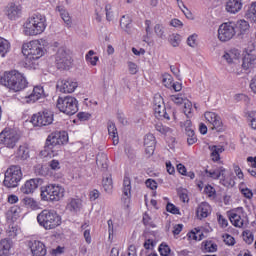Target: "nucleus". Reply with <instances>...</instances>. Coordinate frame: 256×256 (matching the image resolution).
I'll return each mask as SVG.
<instances>
[{
  "label": "nucleus",
  "instance_id": "36",
  "mask_svg": "<svg viewBox=\"0 0 256 256\" xmlns=\"http://www.w3.org/2000/svg\"><path fill=\"white\" fill-rule=\"evenodd\" d=\"M220 185H223L224 187H235V180H233L231 174L227 175L223 172V175L220 176Z\"/></svg>",
  "mask_w": 256,
  "mask_h": 256
},
{
  "label": "nucleus",
  "instance_id": "49",
  "mask_svg": "<svg viewBox=\"0 0 256 256\" xmlns=\"http://www.w3.org/2000/svg\"><path fill=\"white\" fill-rule=\"evenodd\" d=\"M168 41L172 47H179V43H181V36L179 34H172L169 36Z\"/></svg>",
  "mask_w": 256,
  "mask_h": 256
},
{
  "label": "nucleus",
  "instance_id": "35",
  "mask_svg": "<svg viewBox=\"0 0 256 256\" xmlns=\"http://www.w3.org/2000/svg\"><path fill=\"white\" fill-rule=\"evenodd\" d=\"M209 150L211 151L212 161H219V159H221V153L225 151L223 146H217V145L209 146Z\"/></svg>",
  "mask_w": 256,
  "mask_h": 256
},
{
  "label": "nucleus",
  "instance_id": "13",
  "mask_svg": "<svg viewBox=\"0 0 256 256\" xmlns=\"http://www.w3.org/2000/svg\"><path fill=\"white\" fill-rule=\"evenodd\" d=\"M34 127H44L53 123V112L46 110L34 114L31 118Z\"/></svg>",
  "mask_w": 256,
  "mask_h": 256
},
{
  "label": "nucleus",
  "instance_id": "3",
  "mask_svg": "<svg viewBox=\"0 0 256 256\" xmlns=\"http://www.w3.org/2000/svg\"><path fill=\"white\" fill-rule=\"evenodd\" d=\"M0 85L7 87L10 91H23L25 87H27V79L25 76L17 71L12 70L10 72L4 73V75L0 78Z\"/></svg>",
  "mask_w": 256,
  "mask_h": 256
},
{
  "label": "nucleus",
  "instance_id": "27",
  "mask_svg": "<svg viewBox=\"0 0 256 256\" xmlns=\"http://www.w3.org/2000/svg\"><path fill=\"white\" fill-rule=\"evenodd\" d=\"M227 170L225 167L220 166L216 168H212L210 170H205L206 177H209L210 179L219 180L221 179V175L225 173Z\"/></svg>",
  "mask_w": 256,
  "mask_h": 256
},
{
  "label": "nucleus",
  "instance_id": "58",
  "mask_svg": "<svg viewBox=\"0 0 256 256\" xmlns=\"http://www.w3.org/2000/svg\"><path fill=\"white\" fill-rule=\"evenodd\" d=\"M171 101H173V103H175L176 105H181L182 103H185V99H183V97L179 94L177 95H172L170 97Z\"/></svg>",
  "mask_w": 256,
  "mask_h": 256
},
{
  "label": "nucleus",
  "instance_id": "22",
  "mask_svg": "<svg viewBox=\"0 0 256 256\" xmlns=\"http://www.w3.org/2000/svg\"><path fill=\"white\" fill-rule=\"evenodd\" d=\"M144 147L148 157H151L155 153V136L153 134H147L144 137Z\"/></svg>",
  "mask_w": 256,
  "mask_h": 256
},
{
  "label": "nucleus",
  "instance_id": "7",
  "mask_svg": "<svg viewBox=\"0 0 256 256\" xmlns=\"http://www.w3.org/2000/svg\"><path fill=\"white\" fill-rule=\"evenodd\" d=\"M21 179H23L21 167L16 165L10 166L5 172L3 181L4 187L15 189V187L19 186Z\"/></svg>",
  "mask_w": 256,
  "mask_h": 256
},
{
  "label": "nucleus",
  "instance_id": "64",
  "mask_svg": "<svg viewBox=\"0 0 256 256\" xmlns=\"http://www.w3.org/2000/svg\"><path fill=\"white\" fill-rule=\"evenodd\" d=\"M248 121L250 122L252 129H256V119L253 117V113L248 114Z\"/></svg>",
  "mask_w": 256,
  "mask_h": 256
},
{
  "label": "nucleus",
  "instance_id": "18",
  "mask_svg": "<svg viewBox=\"0 0 256 256\" xmlns=\"http://www.w3.org/2000/svg\"><path fill=\"white\" fill-rule=\"evenodd\" d=\"M43 184V180L41 178H33L27 180L20 188L21 193L23 195H31L35 193V190L39 188V185Z\"/></svg>",
  "mask_w": 256,
  "mask_h": 256
},
{
  "label": "nucleus",
  "instance_id": "32",
  "mask_svg": "<svg viewBox=\"0 0 256 256\" xmlns=\"http://www.w3.org/2000/svg\"><path fill=\"white\" fill-rule=\"evenodd\" d=\"M239 57H241V52L238 49H232L223 55V59H225L227 63H235V61H238Z\"/></svg>",
  "mask_w": 256,
  "mask_h": 256
},
{
  "label": "nucleus",
  "instance_id": "44",
  "mask_svg": "<svg viewBox=\"0 0 256 256\" xmlns=\"http://www.w3.org/2000/svg\"><path fill=\"white\" fill-rule=\"evenodd\" d=\"M19 233H21V229H19L17 225H10L7 229V235L11 237V239H15Z\"/></svg>",
  "mask_w": 256,
  "mask_h": 256
},
{
  "label": "nucleus",
  "instance_id": "57",
  "mask_svg": "<svg viewBox=\"0 0 256 256\" xmlns=\"http://www.w3.org/2000/svg\"><path fill=\"white\" fill-rule=\"evenodd\" d=\"M223 239H224V243L226 244V245H228V246H233V245H235V238L233 237V236H231V235H229V234H225L224 236H223Z\"/></svg>",
  "mask_w": 256,
  "mask_h": 256
},
{
  "label": "nucleus",
  "instance_id": "37",
  "mask_svg": "<svg viewBox=\"0 0 256 256\" xmlns=\"http://www.w3.org/2000/svg\"><path fill=\"white\" fill-rule=\"evenodd\" d=\"M102 187L106 193H111V191H113V179L111 178V175L103 177Z\"/></svg>",
  "mask_w": 256,
  "mask_h": 256
},
{
  "label": "nucleus",
  "instance_id": "59",
  "mask_svg": "<svg viewBox=\"0 0 256 256\" xmlns=\"http://www.w3.org/2000/svg\"><path fill=\"white\" fill-rule=\"evenodd\" d=\"M146 187H148V189H151L152 191H155V189H157V182L153 179H147L145 182Z\"/></svg>",
  "mask_w": 256,
  "mask_h": 256
},
{
  "label": "nucleus",
  "instance_id": "52",
  "mask_svg": "<svg viewBox=\"0 0 256 256\" xmlns=\"http://www.w3.org/2000/svg\"><path fill=\"white\" fill-rule=\"evenodd\" d=\"M243 237V241H245V243H247V245H251L254 241V235L253 232L246 230L243 232L242 234Z\"/></svg>",
  "mask_w": 256,
  "mask_h": 256
},
{
  "label": "nucleus",
  "instance_id": "16",
  "mask_svg": "<svg viewBox=\"0 0 256 256\" xmlns=\"http://www.w3.org/2000/svg\"><path fill=\"white\" fill-rule=\"evenodd\" d=\"M255 65H256L255 46H252L251 48L248 47L244 51L242 69H244V71H248V69H253Z\"/></svg>",
  "mask_w": 256,
  "mask_h": 256
},
{
  "label": "nucleus",
  "instance_id": "11",
  "mask_svg": "<svg viewBox=\"0 0 256 256\" xmlns=\"http://www.w3.org/2000/svg\"><path fill=\"white\" fill-rule=\"evenodd\" d=\"M228 217L230 219V223H232L234 227L241 229V227H245V225H247V214H245L243 207L231 210L228 213Z\"/></svg>",
  "mask_w": 256,
  "mask_h": 256
},
{
  "label": "nucleus",
  "instance_id": "8",
  "mask_svg": "<svg viewBox=\"0 0 256 256\" xmlns=\"http://www.w3.org/2000/svg\"><path fill=\"white\" fill-rule=\"evenodd\" d=\"M57 108L59 111H61V113H65V115H75V113L79 111V107L77 106V99L73 96L58 98Z\"/></svg>",
  "mask_w": 256,
  "mask_h": 256
},
{
  "label": "nucleus",
  "instance_id": "47",
  "mask_svg": "<svg viewBox=\"0 0 256 256\" xmlns=\"http://www.w3.org/2000/svg\"><path fill=\"white\" fill-rule=\"evenodd\" d=\"M162 83L167 87V89H171V87H173V76L167 73L163 74Z\"/></svg>",
  "mask_w": 256,
  "mask_h": 256
},
{
  "label": "nucleus",
  "instance_id": "2",
  "mask_svg": "<svg viewBox=\"0 0 256 256\" xmlns=\"http://www.w3.org/2000/svg\"><path fill=\"white\" fill-rule=\"evenodd\" d=\"M47 29V18L40 13H34L29 16L23 24V34L26 37H37L42 35Z\"/></svg>",
  "mask_w": 256,
  "mask_h": 256
},
{
  "label": "nucleus",
  "instance_id": "62",
  "mask_svg": "<svg viewBox=\"0 0 256 256\" xmlns=\"http://www.w3.org/2000/svg\"><path fill=\"white\" fill-rule=\"evenodd\" d=\"M144 25H145L146 37H151V35L153 34V31H151V25H152L151 20H146Z\"/></svg>",
  "mask_w": 256,
  "mask_h": 256
},
{
  "label": "nucleus",
  "instance_id": "55",
  "mask_svg": "<svg viewBox=\"0 0 256 256\" xmlns=\"http://www.w3.org/2000/svg\"><path fill=\"white\" fill-rule=\"evenodd\" d=\"M105 12H106L107 21H113L114 15H113V7L111 6V4L105 5Z\"/></svg>",
  "mask_w": 256,
  "mask_h": 256
},
{
  "label": "nucleus",
  "instance_id": "23",
  "mask_svg": "<svg viewBox=\"0 0 256 256\" xmlns=\"http://www.w3.org/2000/svg\"><path fill=\"white\" fill-rule=\"evenodd\" d=\"M241 9H243L242 0H228L226 2L227 13H231L232 15H235L236 13H239Z\"/></svg>",
  "mask_w": 256,
  "mask_h": 256
},
{
  "label": "nucleus",
  "instance_id": "26",
  "mask_svg": "<svg viewBox=\"0 0 256 256\" xmlns=\"http://www.w3.org/2000/svg\"><path fill=\"white\" fill-rule=\"evenodd\" d=\"M250 25L246 20H238L234 22V30L236 31V35H245L247 31H249Z\"/></svg>",
  "mask_w": 256,
  "mask_h": 256
},
{
  "label": "nucleus",
  "instance_id": "6",
  "mask_svg": "<svg viewBox=\"0 0 256 256\" xmlns=\"http://www.w3.org/2000/svg\"><path fill=\"white\" fill-rule=\"evenodd\" d=\"M37 223L46 231H51L61 225V216L55 210H42L37 215Z\"/></svg>",
  "mask_w": 256,
  "mask_h": 256
},
{
  "label": "nucleus",
  "instance_id": "29",
  "mask_svg": "<svg viewBox=\"0 0 256 256\" xmlns=\"http://www.w3.org/2000/svg\"><path fill=\"white\" fill-rule=\"evenodd\" d=\"M108 135L113 141V145H119V133L117 132V126L115 123L109 121L107 124Z\"/></svg>",
  "mask_w": 256,
  "mask_h": 256
},
{
  "label": "nucleus",
  "instance_id": "33",
  "mask_svg": "<svg viewBox=\"0 0 256 256\" xmlns=\"http://www.w3.org/2000/svg\"><path fill=\"white\" fill-rule=\"evenodd\" d=\"M122 191L126 197L124 198V203H129V197H131V179L127 176L124 177Z\"/></svg>",
  "mask_w": 256,
  "mask_h": 256
},
{
  "label": "nucleus",
  "instance_id": "51",
  "mask_svg": "<svg viewBox=\"0 0 256 256\" xmlns=\"http://www.w3.org/2000/svg\"><path fill=\"white\" fill-rule=\"evenodd\" d=\"M189 239H193L194 241H201L203 239V232L195 229V231H192L188 234Z\"/></svg>",
  "mask_w": 256,
  "mask_h": 256
},
{
  "label": "nucleus",
  "instance_id": "14",
  "mask_svg": "<svg viewBox=\"0 0 256 256\" xmlns=\"http://www.w3.org/2000/svg\"><path fill=\"white\" fill-rule=\"evenodd\" d=\"M169 113H171V109L165 108V104L163 103V98L161 95H156L154 97V114L158 119H167L168 121L171 119L169 117Z\"/></svg>",
  "mask_w": 256,
  "mask_h": 256
},
{
  "label": "nucleus",
  "instance_id": "46",
  "mask_svg": "<svg viewBox=\"0 0 256 256\" xmlns=\"http://www.w3.org/2000/svg\"><path fill=\"white\" fill-rule=\"evenodd\" d=\"M204 251L207 253H215L217 251V245L213 241L203 242Z\"/></svg>",
  "mask_w": 256,
  "mask_h": 256
},
{
  "label": "nucleus",
  "instance_id": "4",
  "mask_svg": "<svg viewBox=\"0 0 256 256\" xmlns=\"http://www.w3.org/2000/svg\"><path fill=\"white\" fill-rule=\"evenodd\" d=\"M43 45H45V40H32L30 42H26L22 45V53L26 56V62L33 65V61H37L41 59L43 55H45V50L43 49Z\"/></svg>",
  "mask_w": 256,
  "mask_h": 256
},
{
  "label": "nucleus",
  "instance_id": "9",
  "mask_svg": "<svg viewBox=\"0 0 256 256\" xmlns=\"http://www.w3.org/2000/svg\"><path fill=\"white\" fill-rule=\"evenodd\" d=\"M237 35L235 31V22H224L218 28V39L222 43H227V41H231L233 37Z\"/></svg>",
  "mask_w": 256,
  "mask_h": 256
},
{
  "label": "nucleus",
  "instance_id": "17",
  "mask_svg": "<svg viewBox=\"0 0 256 256\" xmlns=\"http://www.w3.org/2000/svg\"><path fill=\"white\" fill-rule=\"evenodd\" d=\"M26 245L28 249H30L32 256L47 255V247L41 240L30 239L27 240Z\"/></svg>",
  "mask_w": 256,
  "mask_h": 256
},
{
  "label": "nucleus",
  "instance_id": "34",
  "mask_svg": "<svg viewBox=\"0 0 256 256\" xmlns=\"http://www.w3.org/2000/svg\"><path fill=\"white\" fill-rule=\"evenodd\" d=\"M22 203L26 207V209H31V211H37L40 209L39 202L31 197L23 198Z\"/></svg>",
  "mask_w": 256,
  "mask_h": 256
},
{
  "label": "nucleus",
  "instance_id": "48",
  "mask_svg": "<svg viewBox=\"0 0 256 256\" xmlns=\"http://www.w3.org/2000/svg\"><path fill=\"white\" fill-rule=\"evenodd\" d=\"M187 136L188 145H195L197 143V136L195 135V130H188L185 132Z\"/></svg>",
  "mask_w": 256,
  "mask_h": 256
},
{
  "label": "nucleus",
  "instance_id": "63",
  "mask_svg": "<svg viewBox=\"0 0 256 256\" xmlns=\"http://www.w3.org/2000/svg\"><path fill=\"white\" fill-rule=\"evenodd\" d=\"M187 43L189 47H195V45H197V34L189 36L187 39Z\"/></svg>",
  "mask_w": 256,
  "mask_h": 256
},
{
  "label": "nucleus",
  "instance_id": "5",
  "mask_svg": "<svg viewBox=\"0 0 256 256\" xmlns=\"http://www.w3.org/2000/svg\"><path fill=\"white\" fill-rule=\"evenodd\" d=\"M41 201L55 203L65 197V188L60 184H47L40 188Z\"/></svg>",
  "mask_w": 256,
  "mask_h": 256
},
{
  "label": "nucleus",
  "instance_id": "21",
  "mask_svg": "<svg viewBox=\"0 0 256 256\" xmlns=\"http://www.w3.org/2000/svg\"><path fill=\"white\" fill-rule=\"evenodd\" d=\"M22 8L20 5L10 4L6 8V15L11 21H15L21 17Z\"/></svg>",
  "mask_w": 256,
  "mask_h": 256
},
{
  "label": "nucleus",
  "instance_id": "28",
  "mask_svg": "<svg viewBox=\"0 0 256 256\" xmlns=\"http://www.w3.org/2000/svg\"><path fill=\"white\" fill-rule=\"evenodd\" d=\"M81 207H83V203L81 202V199L71 198L68 201L66 209L71 213H79V211H81Z\"/></svg>",
  "mask_w": 256,
  "mask_h": 256
},
{
  "label": "nucleus",
  "instance_id": "30",
  "mask_svg": "<svg viewBox=\"0 0 256 256\" xmlns=\"http://www.w3.org/2000/svg\"><path fill=\"white\" fill-rule=\"evenodd\" d=\"M131 23H132V20H131V17L129 15H124L120 19V27L128 35H131L133 33L132 24Z\"/></svg>",
  "mask_w": 256,
  "mask_h": 256
},
{
  "label": "nucleus",
  "instance_id": "61",
  "mask_svg": "<svg viewBox=\"0 0 256 256\" xmlns=\"http://www.w3.org/2000/svg\"><path fill=\"white\" fill-rule=\"evenodd\" d=\"M49 167L53 171H59V169H61V163H59V160H52L49 162Z\"/></svg>",
  "mask_w": 256,
  "mask_h": 256
},
{
  "label": "nucleus",
  "instance_id": "24",
  "mask_svg": "<svg viewBox=\"0 0 256 256\" xmlns=\"http://www.w3.org/2000/svg\"><path fill=\"white\" fill-rule=\"evenodd\" d=\"M196 215L198 219H206L211 215V205L207 202H202L196 210Z\"/></svg>",
  "mask_w": 256,
  "mask_h": 256
},
{
  "label": "nucleus",
  "instance_id": "20",
  "mask_svg": "<svg viewBox=\"0 0 256 256\" xmlns=\"http://www.w3.org/2000/svg\"><path fill=\"white\" fill-rule=\"evenodd\" d=\"M77 87L78 84L73 79L61 80L57 84V89L60 93H74Z\"/></svg>",
  "mask_w": 256,
  "mask_h": 256
},
{
  "label": "nucleus",
  "instance_id": "25",
  "mask_svg": "<svg viewBox=\"0 0 256 256\" xmlns=\"http://www.w3.org/2000/svg\"><path fill=\"white\" fill-rule=\"evenodd\" d=\"M13 247V241L4 238L0 240V256H10L11 249Z\"/></svg>",
  "mask_w": 256,
  "mask_h": 256
},
{
  "label": "nucleus",
  "instance_id": "1",
  "mask_svg": "<svg viewBox=\"0 0 256 256\" xmlns=\"http://www.w3.org/2000/svg\"><path fill=\"white\" fill-rule=\"evenodd\" d=\"M67 141H69L67 132H53L46 139L44 149L41 151L42 157H57L61 151V145H65Z\"/></svg>",
  "mask_w": 256,
  "mask_h": 256
},
{
  "label": "nucleus",
  "instance_id": "56",
  "mask_svg": "<svg viewBox=\"0 0 256 256\" xmlns=\"http://www.w3.org/2000/svg\"><path fill=\"white\" fill-rule=\"evenodd\" d=\"M159 253L162 256H168L171 253V248L165 244L159 246Z\"/></svg>",
  "mask_w": 256,
  "mask_h": 256
},
{
  "label": "nucleus",
  "instance_id": "60",
  "mask_svg": "<svg viewBox=\"0 0 256 256\" xmlns=\"http://www.w3.org/2000/svg\"><path fill=\"white\" fill-rule=\"evenodd\" d=\"M204 193H206V195H208V197H215V188L211 185H207L204 188Z\"/></svg>",
  "mask_w": 256,
  "mask_h": 256
},
{
  "label": "nucleus",
  "instance_id": "40",
  "mask_svg": "<svg viewBox=\"0 0 256 256\" xmlns=\"http://www.w3.org/2000/svg\"><path fill=\"white\" fill-rule=\"evenodd\" d=\"M96 165L98 167H101V169H107V167H108V164H107V154L99 153L96 156Z\"/></svg>",
  "mask_w": 256,
  "mask_h": 256
},
{
  "label": "nucleus",
  "instance_id": "39",
  "mask_svg": "<svg viewBox=\"0 0 256 256\" xmlns=\"http://www.w3.org/2000/svg\"><path fill=\"white\" fill-rule=\"evenodd\" d=\"M17 156L22 161L29 159V146L26 144L21 145L18 149Z\"/></svg>",
  "mask_w": 256,
  "mask_h": 256
},
{
  "label": "nucleus",
  "instance_id": "15",
  "mask_svg": "<svg viewBox=\"0 0 256 256\" xmlns=\"http://www.w3.org/2000/svg\"><path fill=\"white\" fill-rule=\"evenodd\" d=\"M204 117L213 130L218 133H223V131H225L223 120H221V116H219V114L215 112H205Z\"/></svg>",
  "mask_w": 256,
  "mask_h": 256
},
{
  "label": "nucleus",
  "instance_id": "45",
  "mask_svg": "<svg viewBox=\"0 0 256 256\" xmlns=\"http://www.w3.org/2000/svg\"><path fill=\"white\" fill-rule=\"evenodd\" d=\"M155 129L158 133H161V135H169V133H171V128L163 125L161 122L155 124Z\"/></svg>",
  "mask_w": 256,
  "mask_h": 256
},
{
  "label": "nucleus",
  "instance_id": "41",
  "mask_svg": "<svg viewBox=\"0 0 256 256\" xmlns=\"http://www.w3.org/2000/svg\"><path fill=\"white\" fill-rule=\"evenodd\" d=\"M56 11L60 13L61 18L63 19L64 23H66V25H71V16H69V12L65 10L63 6H58Z\"/></svg>",
  "mask_w": 256,
  "mask_h": 256
},
{
  "label": "nucleus",
  "instance_id": "31",
  "mask_svg": "<svg viewBox=\"0 0 256 256\" xmlns=\"http://www.w3.org/2000/svg\"><path fill=\"white\" fill-rule=\"evenodd\" d=\"M21 214V208L19 206H12L6 212V219L8 221H17Z\"/></svg>",
  "mask_w": 256,
  "mask_h": 256
},
{
  "label": "nucleus",
  "instance_id": "43",
  "mask_svg": "<svg viewBox=\"0 0 256 256\" xmlns=\"http://www.w3.org/2000/svg\"><path fill=\"white\" fill-rule=\"evenodd\" d=\"M94 55H95V51L93 50H89L88 53L86 54L87 63H90V65H92L93 67H95V65H97V61H99V57Z\"/></svg>",
  "mask_w": 256,
  "mask_h": 256
},
{
  "label": "nucleus",
  "instance_id": "10",
  "mask_svg": "<svg viewBox=\"0 0 256 256\" xmlns=\"http://www.w3.org/2000/svg\"><path fill=\"white\" fill-rule=\"evenodd\" d=\"M19 138V133L13 129L6 128L0 133V143L8 149L15 148V145L19 143Z\"/></svg>",
  "mask_w": 256,
  "mask_h": 256
},
{
  "label": "nucleus",
  "instance_id": "19",
  "mask_svg": "<svg viewBox=\"0 0 256 256\" xmlns=\"http://www.w3.org/2000/svg\"><path fill=\"white\" fill-rule=\"evenodd\" d=\"M45 97V91L41 86H35L32 90V93L27 94L22 98V103H35Z\"/></svg>",
  "mask_w": 256,
  "mask_h": 256
},
{
  "label": "nucleus",
  "instance_id": "54",
  "mask_svg": "<svg viewBox=\"0 0 256 256\" xmlns=\"http://www.w3.org/2000/svg\"><path fill=\"white\" fill-rule=\"evenodd\" d=\"M166 211H168V213H172V215H181L177 206L170 202L166 205Z\"/></svg>",
  "mask_w": 256,
  "mask_h": 256
},
{
  "label": "nucleus",
  "instance_id": "53",
  "mask_svg": "<svg viewBox=\"0 0 256 256\" xmlns=\"http://www.w3.org/2000/svg\"><path fill=\"white\" fill-rule=\"evenodd\" d=\"M184 113L186 117H191V113H193V103L189 100H185L184 102Z\"/></svg>",
  "mask_w": 256,
  "mask_h": 256
},
{
  "label": "nucleus",
  "instance_id": "12",
  "mask_svg": "<svg viewBox=\"0 0 256 256\" xmlns=\"http://www.w3.org/2000/svg\"><path fill=\"white\" fill-rule=\"evenodd\" d=\"M72 62L73 61L71 60V55L69 54V51H67V48H59L55 56V63L57 69H69Z\"/></svg>",
  "mask_w": 256,
  "mask_h": 256
},
{
  "label": "nucleus",
  "instance_id": "42",
  "mask_svg": "<svg viewBox=\"0 0 256 256\" xmlns=\"http://www.w3.org/2000/svg\"><path fill=\"white\" fill-rule=\"evenodd\" d=\"M246 17L250 19V21H253V23H256V2L251 3L246 12Z\"/></svg>",
  "mask_w": 256,
  "mask_h": 256
},
{
  "label": "nucleus",
  "instance_id": "38",
  "mask_svg": "<svg viewBox=\"0 0 256 256\" xmlns=\"http://www.w3.org/2000/svg\"><path fill=\"white\" fill-rule=\"evenodd\" d=\"M11 49V44L7 39L0 37V56L5 57L9 50Z\"/></svg>",
  "mask_w": 256,
  "mask_h": 256
},
{
  "label": "nucleus",
  "instance_id": "50",
  "mask_svg": "<svg viewBox=\"0 0 256 256\" xmlns=\"http://www.w3.org/2000/svg\"><path fill=\"white\" fill-rule=\"evenodd\" d=\"M154 33L159 37V39H165V28L161 24H156L154 26Z\"/></svg>",
  "mask_w": 256,
  "mask_h": 256
}]
</instances>
